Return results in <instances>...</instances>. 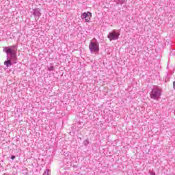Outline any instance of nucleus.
Instances as JSON below:
<instances>
[{"label":"nucleus","instance_id":"obj_1","mask_svg":"<svg viewBox=\"0 0 175 175\" xmlns=\"http://www.w3.org/2000/svg\"><path fill=\"white\" fill-rule=\"evenodd\" d=\"M3 51L7 55V59L4 62L6 68L12 66L14 64H17V45L4 46Z\"/></svg>","mask_w":175,"mask_h":175},{"label":"nucleus","instance_id":"obj_2","mask_svg":"<svg viewBox=\"0 0 175 175\" xmlns=\"http://www.w3.org/2000/svg\"><path fill=\"white\" fill-rule=\"evenodd\" d=\"M89 50L90 53H99V42L96 39L93 38L89 44Z\"/></svg>","mask_w":175,"mask_h":175},{"label":"nucleus","instance_id":"obj_3","mask_svg":"<svg viewBox=\"0 0 175 175\" xmlns=\"http://www.w3.org/2000/svg\"><path fill=\"white\" fill-rule=\"evenodd\" d=\"M161 95H162V90L158 88H153L150 92V98L155 100L161 99Z\"/></svg>","mask_w":175,"mask_h":175},{"label":"nucleus","instance_id":"obj_4","mask_svg":"<svg viewBox=\"0 0 175 175\" xmlns=\"http://www.w3.org/2000/svg\"><path fill=\"white\" fill-rule=\"evenodd\" d=\"M108 39L109 40H118V38H120V32L117 31L116 30H113L112 31L109 32L107 36Z\"/></svg>","mask_w":175,"mask_h":175},{"label":"nucleus","instance_id":"obj_5","mask_svg":"<svg viewBox=\"0 0 175 175\" xmlns=\"http://www.w3.org/2000/svg\"><path fill=\"white\" fill-rule=\"evenodd\" d=\"M81 18L85 19V23H90L91 17H92V13L90 12H83L81 16Z\"/></svg>","mask_w":175,"mask_h":175},{"label":"nucleus","instance_id":"obj_6","mask_svg":"<svg viewBox=\"0 0 175 175\" xmlns=\"http://www.w3.org/2000/svg\"><path fill=\"white\" fill-rule=\"evenodd\" d=\"M31 13H32L33 16H34L36 20V18H37V20H39V18L42 16V13H40V8L33 9V10L31 11Z\"/></svg>","mask_w":175,"mask_h":175},{"label":"nucleus","instance_id":"obj_7","mask_svg":"<svg viewBox=\"0 0 175 175\" xmlns=\"http://www.w3.org/2000/svg\"><path fill=\"white\" fill-rule=\"evenodd\" d=\"M83 144L85 147H87L88 144H90V141H88V139H85V141H83Z\"/></svg>","mask_w":175,"mask_h":175},{"label":"nucleus","instance_id":"obj_8","mask_svg":"<svg viewBox=\"0 0 175 175\" xmlns=\"http://www.w3.org/2000/svg\"><path fill=\"white\" fill-rule=\"evenodd\" d=\"M48 70H49V72H51L52 70H54V66L51 65L49 67H48Z\"/></svg>","mask_w":175,"mask_h":175},{"label":"nucleus","instance_id":"obj_9","mask_svg":"<svg viewBox=\"0 0 175 175\" xmlns=\"http://www.w3.org/2000/svg\"><path fill=\"white\" fill-rule=\"evenodd\" d=\"M118 3L120 5H124V3H125V0H119Z\"/></svg>","mask_w":175,"mask_h":175},{"label":"nucleus","instance_id":"obj_10","mask_svg":"<svg viewBox=\"0 0 175 175\" xmlns=\"http://www.w3.org/2000/svg\"><path fill=\"white\" fill-rule=\"evenodd\" d=\"M50 172V170L49 169H46L44 172V174L45 175H49V173Z\"/></svg>","mask_w":175,"mask_h":175},{"label":"nucleus","instance_id":"obj_11","mask_svg":"<svg viewBox=\"0 0 175 175\" xmlns=\"http://www.w3.org/2000/svg\"><path fill=\"white\" fill-rule=\"evenodd\" d=\"M11 159H12V161H14V159H16V156L12 155V156H11Z\"/></svg>","mask_w":175,"mask_h":175},{"label":"nucleus","instance_id":"obj_12","mask_svg":"<svg viewBox=\"0 0 175 175\" xmlns=\"http://www.w3.org/2000/svg\"><path fill=\"white\" fill-rule=\"evenodd\" d=\"M173 89L175 90V81L173 82Z\"/></svg>","mask_w":175,"mask_h":175},{"label":"nucleus","instance_id":"obj_13","mask_svg":"<svg viewBox=\"0 0 175 175\" xmlns=\"http://www.w3.org/2000/svg\"><path fill=\"white\" fill-rule=\"evenodd\" d=\"M150 175H155L154 172H151Z\"/></svg>","mask_w":175,"mask_h":175}]
</instances>
